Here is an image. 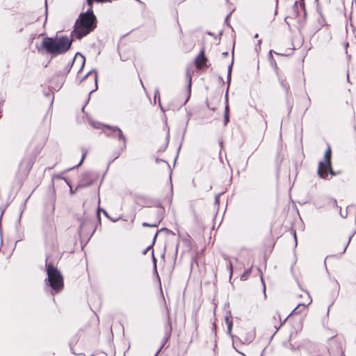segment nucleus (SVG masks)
Returning a JSON list of instances; mask_svg holds the SVG:
<instances>
[{
	"label": "nucleus",
	"mask_w": 356,
	"mask_h": 356,
	"mask_svg": "<svg viewBox=\"0 0 356 356\" xmlns=\"http://www.w3.org/2000/svg\"><path fill=\"white\" fill-rule=\"evenodd\" d=\"M95 20L92 10L81 14L74 25V35L77 38H81L88 34L95 29Z\"/></svg>",
	"instance_id": "nucleus-1"
},
{
	"label": "nucleus",
	"mask_w": 356,
	"mask_h": 356,
	"mask_svg": "<svg viewBox=\"0 0 356 356\" xmlns=\"http://www.w3.org/2000/svg\"><path fill=\"white\" fill-rule=\"evenodd\" d=\"M72 44V40L68 38H45L42 42L43 47L47 52L52 54H62L67 51Z\"/></svg>",
	"instance_id": "nucleus-2"
},
{
	"label": "nucleus",
	"mask_w": 356,
	"mask_h": 356,
	"mask_svg": "<svg viewBox=\"0 0 356 356\" xmlns=\"http://www.w3.org/2000/svg\"><path fill=\"white\" fill-rule=\"evenodd\" d=\"M331 148L328 147L325 153L323 161L319 163L318 174L321 178L326 179L328 173L332 176L336 175L331 166Z\"/></svg>",
	"instance_id": "nucleus-3"
},
{
	"label": "nucleus",
	"mask_w": 356,
	"mask_h": 356,
	"mask_svg": "<svg viewBox=\"0 0 356 356\" xmlns=\"http://www.w3.org/2000/svg\"><path fill=\"white\" fill-rule=\"evenodd\" d=\"M47 275L50 285L54 290L58 291L63 287V278L56 268L49 266L47 268Z\"/></svg>",
	"instance_id": "nucleus-4"
},
{
	"label": "nucleus",
	"mask_w": 356,
	"mask_h": 356,
	"mask_svg": "<svg viewBox=\"0 0 356 356\" xmlns=\"http://www.w3.org/2000/svg\"><path fill=\"white\" fill-rule=\"evenodd\" d=\"M85 64V58L81 54H76L75 55L72 67L75 69L81 70Z\"/></svg>",
	"instance_id": "nucleus-5"
},
{
	"label": "nucleus",
	"mask_w": 356,
	"mask_h": 356,
	"mask_svg": "<svg viewBox=\"0 0 356 356\" xmlns=\"http://www.w3.org/2000/svg\"><path fill=\"white\" fill-rule=\"evenodd\" d=\"M207 59L204 56V51H202L200 55L196 59V66L198 68L203 67L206 64Z\"/></svg>",
	"instance_id": "nucleus-6"
},
{
	"label": "nucleus",
	"mask_w": 356,
	"mask_h": 356,
	"mask_svg": "<svg viewBox=\"0 0 356 356\" xmlns=\"http://www.w3.org/2000/svg\"><path fill=\"white\" fill-rule=\"evenodd\" d=\"M87 76L91 78L92 81H94V86L91 88V92H93V91L96 90L97 88V74L95 72H89L87 74Z\"/></svg>",
	"instance_id": "nucleus-7"
},
{
	"label": "nucleus",
	"mask_w": 356,
	"mask_h": 356,
	"mask_svg": "<svg viewBox=\"0 0 356 356\" xmlns=\"http://www.w3.org/2000/svg\"><path fill=\"white\" fill-rule=\"evenodd\" d=\"M227 321H228V319L227 318ZM228 323V331L230 332L232 330V323L229 322H227Z\"/></svg>",
	"instance_id": "nucleus-8"
},
{
	"label": "nucleus",
	"mask_w": 356,
	"mask_h": 356,
	"mask_svg": "<svg viewBox=\"0 0 356 356\" xmlns=\"http://www.w3.org/2000/svg\"><path fill=\"white\" fill-rule=\"evenodd\" d=\"M228 121V117H227V114H226V116H225V122L226 123Z\"/></svg>",
	"instance_id": "nucleus-9"
},
{
	"label": "nucleus",
	"mask_w": 356,
	"mask_h": 356,
	"mask_svg": "<svg viewBox=\"0 0 356 356\" xmlns=\"http://www.w3.org/2000/svg\"><path fill=\"white\" fill-rule=\"evenodd\" d=\"M312 300L309 299L307 305H309L311 303Z\"/></svg>",
	"instance_id": "nucleus-10"
}]
</instances>
